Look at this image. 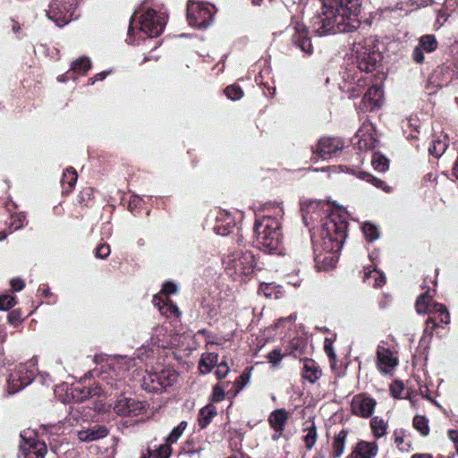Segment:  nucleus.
<instances>
[{"mask_svg": "<svg viewBox=\"0 0 458 458\" xmlns=\"http://www.w3.org/2000/svg\"><path fill=\"white\" fill-rule=\"evenodd\" d=\"M363 281L373 287H381L386 283L385 276L372 267H364Z\"/></svg>", "mask_w": 458, "mask_h": 458, "instance_id": "nucleus-23", "label": "nucleus"}, {"mask_svg": "<svg viewBox=\"0 0 458 458\" xmlns=\"http://www.w3.org/2000/svg\"><path fill=\"white\" fill-rule=\"evenodd\" d=\"M391 394L394 397H398L403 390V386L400 384L392 385L390 387Z\"/></svg>", "mask_w": 458, "mask_h": 458, "instance_id": "nucleus-55", "label": "nucleus"}, {"mask_svg": "<svg viewBox=\"0 0 458 458\" xmlns=\"http://www.w3.org/2000/svg\"><path fill=\"white\" fill-rule=\"evenodd\" d=\"M26 217V214L23 212L13 216L11 227H13L14 231L22 228L25 225Z\"/></svg>", "mask_w": 458, "mask_h": 458, "instance_id": "nucleus-45", "label": "nucleus"}, {"mask_svg": "<svg viewBox=\"0 0 458 458\" xmlns=\"http://www.w3.org/2000/svg\"><path fill=\"white\" fill-rule=\"evenodd\" d=\"M110 254V246L107 243L99 244L95 250V256L98 259H106Z\"/></svg>", "mask_w": 458, "mask_h": 458, "instance_id": "nucleus-46", "label": "nucleus"}, {"mask_svg": "<svg viewBox=\"0 0 458 458\" xmlns=\"http://www.w3.org/2000/svg\"><path fill=\"white\" fill-rule=\"evenodd\" d=\"M187 427L186 421H182L177 427H175L170 435L167 437L166 441L167 443L173 444L175 443L178 438L182 436L183 431L185 430Z\"/></svg>", "mask_w": 458, "mask_h": 458, "instance_id": "nucleus-40", "label": "nucleus"}, {"mask_svg": "<svg viewBox=\"0 0 458 458\" xmlns=\"http://www.w3.org/2000/svg\"><path fill=\"white\" fill-rule=\"evenodd\" d=\"M144 409L141 402L133 398L121 396L115 402L114 411L121 416H136Z\"/></svg>", "mask_w": 458, "mask_h": 458, "instance_id": "nucleus-12", "label": "nucleus"}, {"mask_svg": "<svg viewBox=\"0 0 458 458\" xmlns=\"http://www.w3.org/2000/svg\"><path fill=\"white\" fill-rule=\"evenodd\" d=\"M294 34L293 39L295 45H297L303 52L307 54L312 53V45L310 38L308 37V31L306 26L299 21H296L293 26Z\"/></svg>", "mask_w": 458, "mask_h": 458, "instance_id": "nucleus-15", "label": "nucleus"}, {"mask_svg": "<svg viewBox=\"0 0 458 458\" xmlns=\"http://www.w3.org/2000/svg\"><path fill=\"white\" fill-rule=\"evenodd\" d=\"M383 98V89L380 86H371L362 99L363 108L373 111L379 108Z\"/></svg>", "mask_w": 458, "mask_h": 458, "instance_id": "nucleus-17", "label": "nucleus"}, {"mask_svg": "<svg viewBox=\"0 0 458 458\" xmlns=\"http://www.w3.org/2000/svg\"><path fill=\"white\" fill-rule=\"evenodd\" d=\"M439 324L436 320L435 317L429 316L425 323L424 335H429L430 337L433 335L434 331L437 327H438Z\"/></svg>", "mask_w": 458, "mask_h": 458, "instance_id": "nucleus-44", "label": "nucleus"}, {"mask_svg": "<svg viewBox=\"0 0 458 458\" xmlns=\"http://www.w3.org/2000/svg\"><path fill=\"white\" fill-rule=\"evenodd\" d=\"M437 47V41L434 35H424L420 38L419 45L412 52V59L417 64L424 61V53L433 52Z\"/></svg>", "mask_w": 458, "mask_h": 458, "instance_id": "nucleus-14", "label": "nucleus"}, {"mask_svg": "<svg viewBox=\"0 0 458 458\" xmlns=\"http://www.w3.org/2000/svg\"><path fill=\"white\" fill-rule=\"evenodd\" d=\"M377 367L383 373H389L397 365V360L393 356L392 352L385 347L379 346L377 352Z\"/></svg>", "mask_w": 458, "mask_h": 458, "instance_id": "nucleus-18", "label": "nucleus"}, {"mask_svg": "<svg viewBox=\"0 0 458 458\" xmlns=\"http://www.w3.org/2000/svg\"><path fill=\"white\" fill-rule=\"evenodd\" d=\"M432 297L428 294V292L426 291L424 293L420 294L416 301V310L418 313H426L428 308V304Z\"/></svg>", "mask_w": 458, "mask_h": 458, "instance_id": "nucleus-34", "label": "nucleus"}, {"mask_svg": "<svg viewBox=\"0 0 458 458\" xmlns=\"http://www.w3.org/2000/svg\"><path fill=\"white\" fill-rule=\"evenodd\" d=\"M91 67L90 60L87 57L77 59L72 64V70L76 72L84 74Z\"/></svg>", "mask_w": 458, "mask_h": 458, "instance_id": "nucleus-36", "label": "nucleus"}, {"mask_svg": "<svg viewBox=\"0 0 458 458\" xmlns=\"http://www.w3.org/2000/svg\"><path fill=\"white\" fill-rule=\"evenodd\" d=\"M225 96L231 100H239L243 97V91L240 86L233 84L225 89Z\"/></svg>", "mask_w": 458, "mask_h": 458, "instance_id": "nucleus-38", "label": "nucleus"}, {"mask_svg": "<svg viewBox=\"0 0 458 458\" xmlns=\"http://www.w3.org/2000/svg\"><path fill=\"white\" fill-rule=\"evenodd\" d=\"M370 427L374 436L378 438L386 434L387 423L383 419L376 416L370 420Z\"/></svg>", "mask_w": 458, "mask_h": 458, "instance_id": "nucleus-30", "label": "nucleus"}, {"mask_svg": "<svg viewBox=\"0 0 458 458\" xmlns=\"http://www.w3.org/2000/svg\"><path fill=\"white\" fill-rule=\"evenodd\" d=\"M448 436L450 439L454 442V444H456V441H458V431L457 430H449Z\"/></svg>", "mask_w": 458, "mask_h": 458, "instance_id": "nucleus-57", "label": "nucleus"}, {"mask_svg": "<svg viewBox=\"0 0 458 458\" xmlns=\"http://www.w3.org/2000/svg\"><path fill=\"white\" fill-rule=\"evenodd\" d=\"M218 361V355L216 353H207L203 355L199 361V369L202 373H208L212 367Z\"/></svg>", "mask_w": 458, "mask_h": 458, "instance_id": "nucleus-29", "label": "nucleus"}, {"mask_svg": "<svg viewBox=\"0 0 458 458\" xmlns=\"http://www.w3.org/2000/svg\"><path fill=\"white\" fill-rule=\"evenodd\" d=\"M171 452V447L168 445H162L154 451L148 450L149 457L153 458H169Z\"/></svg>", "mask_w": 458, "mask_h": 458, "instance_id": "nucleus-41", "label": "nucleus"}, {"mask_svg": "<svg viewBox=\"0 0 458 458\" xmlns=\"http://www.w3.org/2000/svg\"><path fill=\"white\" fill-rule=\"evenodd\" d=\"M431 313L433 315H436V314L443 315L440 318V321L439 322L440 323H444V324H449V322H450V314H449L447 309L443 304H440V303L434 304V306L432 308Z\"/></svg>", "mask_w": 458, "mask_h": 458, "instance_id": "nucleus-39", "label": "nucleus"}, {"mask_svg": "<svg viewBox=\"0 0 458 458\" xmlns=\"http://www.w3.org/2000/svg\"><path fill=\"white\" fill-rule=\"evenodd\" d=\"M352 51L361 72H370L376 69L380 60V53L374 49L372 40L365 39L363 42L354 43Z\"/></svg>", "mask_w": 458, "mask_h": 458, "instance_id": "nucleus-5", "label": "nucleus"}, {"mask_svg": "<svg viewBox=\"0 0 458 458\" xmlns=\"http://www.w3.org/2000/svg\"><path fill=\"white\" fill-rule=\"evenodd\" d=\"M178 379V374L172 369L150 372L144 377V384L149 391L157 392L173 386Z\"/></svg>", "mask_w": 458, "mask_h": 458, "instance_id": "nucleus-7", "label": "nucleus"}, {"mask_svg": "<svg viewBox=\"0 0 458 458\" xmlns=\"http://www.w3.org/2000/svg\"><path fill=\"white\" fill-rule=\"evenodd\" d=\"M358 177L361 180L370 182L375 187L382 189L383 191H385L386 192L390 191V187L386 186V184L384 181L371 175L370 174H369L367 172H360L358 174Z\"/></svg>", "mask_w": 458, "mask_h": 458, "instance_id": "nucleus-31", "label": "nucleus"}, {"mask_svg": "<svg viewBox=\"0 0 458 458\" xmlns=\"http://www.w3.org/2000/svg\"><path fill=\"white\" fill-rule=\"evenodd\" d=\"M229 370L230 369L227 363L222 361L217 365L216 375L219 379H221L228 374Z\"/></svg>", "mask_w": 458, "mask_h": 458, "instance_id": "nucleus-49", "label": "nucleus"}, {"mask_svg": "<svg viewBox=\"0 0 458 458\" xmlns=\"http://www.w3.org/2000/svg\"><path fill=\"white\" fill-rule=\"evenodd\" d=\"M89 394L90 392L89 389L81 390L79 387L74 388L72 392V398L76 399L77 402H82Z\"/></svg>", "mask_w": 458, "mask_h": 458, "instance_id": "nucleus-47", "label": "nucleus"}, {"mask_svg": "<svg viewBox=\"0 0 458 458\" xmlns=\"http://www.w3.org/2000/svg\"><path fill=\"white\" fill-rule=\"evenodd\" d=\"M413 427L424 437L429 433L428 420L424 416L417 415L413 419Z\"/></svg>", "mask_w": 458, "mask_h": 458, "instance_id": "nucleus-32", "label": "nucleus"}, {"mask_svg": "<svg viewBox=\"0 0 458 458\" xmlns=\"http://www.w3.org/2000/svg\"><path fill=\"white\" fill-rule=\"evenodd\" d=\"M151 343L162 348H167L176 344V339L170 334L164 326H157L153 328Z\"/></svg>", "mask_w": 458, "mask_h": 458, "instance_id": "nucleus-16", "label": "nucleus"}, {"mask_svg": "<svg viewBox=\"0 0 458 458\" xmlns=\"http://www.w3.org/2000/svg\"><path fill=\"white\" fill-rule=\"evenodd\" d=\"M77 181V173L72 167L67 168L62 178V185H63V192L64 193H70Z\"/></svg>", "mask_w": 458, "mask_h": 458, "instance_id": "nucleus-25", "label": "nucleus"}, {"mask_svg": "<svg viewBox=\"0 0 458 458\" xmlns=\"http://www.w3.org/2000/svg\"><path fill=\"white\" fill-rule=\"evenodd\" d=\"M411 458H433L429 454H416L411 456Z\"/></svg>", "mask_w": 458, "mask_h": 458, "instance_id": "nucleus-62", "label": "nucleus"}, {"mask_svg": "<svg viewBox=\"0 0 458 458\" xmlns=\"http://www.w3.org/2000/svg\"><path fill=\"white\" fill-rule=\"evenodd\" d=\"M153 303L155 306L158 308L161 314L164 316L168 317L174 315L177 318L181 316V312L178 307L175 304H174L172 301H170L168 298L163 300L159 296H155Z\"/></svg>", "mask_w": 458, "mask_h": 458, "instance_id": "nucleus-22", "label": "nucleus"}, {"mask_svg": "<svg viewBox=\"0 0 458 458\" xmlns=\"http://www.w3.org/2000/svg\"><path fill=\"white\" fill-rule=\"evenodd\" d=\"M216 415V409L214 405L208 404L203 407L199 413V424L201 428H205Z\"/></svg>", "mask_w": 458, "mask_h": 458, "instance_id": "nucleus-26", "label": "nucleus"}, {"mask_svg": "<svg viewBox=\"0 0 458 458\" xmlns=\"http://www.w3.org/2000/svg\"><path fill=\"white\" fill-rule=\"evenodd\" d=\"M268 284H261L259 287V291L264 293V295L268 297L271 295L270 293H268Z\"/></svg>", "mask_w": 458, "mask_h": 458, "instance_id": "nucleus-60", "label": "nucleus"}, {"mask_svg": "<svg viewBox=\"0 0 458 458\" xmlns=\"http://www.w3.org/2000/svg\"><path fill=\"white\" fill-rule=\"evenodd\" d=\"M225 392L224 389L218 386H216L213 390V401L220 402L224 399Z\"/></svg>", "mask_w": 458, "mask_h": 458, "instance_id": "nucleus-52", "label": "nucleus"}, {"mask_svg": "<svg viewBox=\"0 0 458 458\" xmlns=\"http://www.w3.org/2000/svg\"><path fill=\"white\" fill-rule=\"evenodd\" d=\"M344 144L341 140L336 138L325 137L318 140L316 148L313 149V159L322 158L330 159L337 152L341 151Z\"/></svg>", "mask_w": 458, "mask_h": 458, "instance_id": "nucleus-10", "label": "nucleus"}, {"mask_svg": "<svg viewBox=\"0 0 458 458\" xmlns=\"http://www.w3.org/2000/svg\"><path fill=\"white\" fill-rule=\"evenodd\" d=\"M24 285V282L21 278H13L11 280V286L14 291L22 290Z\"/></svg>", "mask_w": 458, "mask_h": 458, "instance_id": "nucleus-54", "label": "nucleus"}, {"mask_svg": "<svg viewBox=\"0 0 458 458\" xmlns=\"http://www.w3.org/2000/svg\"><path fill=\"white\" fill-rule=\"evenodd\" d=\"M302 376L310 383H315L320 377L321 370L313 360L305 359L303 360Z\"/></svg>", "mask_w": 458, "mask_h": 458, "instance_id": "nucleus-24", "label": "nucleus"}, {"mask_svg": "<svg viewBox=\"0 0 458 458\" xmlns=\"http://www.w3.org/2000/svg\"><path fill=\"white\" fill-rule=\"evenodd\" d=\"M225 269L234 279L247 280L255 272L256 260L250 251H235L228 255L225 260Z\"/></svg>", "mask_w": 458, "mask_h": 458, "instance_id": "nucleus-4", "label": "nucleus"}, {"mask_svg": "<svg viewBox=\"0 0 458 458\" xmlns=\"http://www.w3.org/2000/svg\"><path fill=\"white\" fill-rule=\"evenodd\" d=\"M362 231L368 241L373 242L379 236L378 229L376 225L371 223H365L362 225Z\"/></svg>", "mask_w": 458, "mask_h": 458, "instance_id": "nucleus-37", "label": "nucleus"}, {"mask_svg": "<svg viewBox=\"0 0 458 458\" xmlns=\"http://www.w3.org/2000/svg\"><path fill=\"white\" fill-rule=\"evenodd\" d=\"M177 292V286L171 282L165 283L163 285L161 293L168 298V296L172 293H175Z\"/></svg>", "mask_w": 458, "mask_h": 458, "instance_id": "nucleus-50", "label": "nucleus"}, {"mask_svg": "<svg viewBox=\"0 0 458 458\" xmlns=\"http://www.w3.org/2000/svg\"><path fill=\"white\" fill-rule=\"evenodd\" d=\"M304 431L307 433L303 437V441L305 443L306 448L310 450L314 446L318 437L315 423L313 421H307Z\"/></svg>", "mask_w": 458, "mask_h": 458, "instance_id": "nucleus-27", "label": "nucleus"}, {"mask_svg": "<svg viewBox=\"0 0 458 458\" xmlns=\"http://www.w3.org/2000/svg\"><path fill=\"white\" fill-rule=\"evenodd\" d=\"M8 319H9V322L12 323V324L16 323L19 320L18 313L16 311H12L8 315Z\"/></svg>", "mask_w": 458, "mask_h": 458, "instance_id": "nucleus-56", "label": "nucleus"}, {"mask_svg": "<svg viewBox=\"0 0 458 458\" xmlns=\"http://www.w3.org/2000/svg\"><path fill=\"white\" fill-rule=\"evenodd\" d=\"M320 236L322 248L329 254L322 261L328 259L332 261L335 259L334 253L338 252L343 247L346 237V224L338 217H327L322 224Z\"/></svg>", "mask_w": 458, "mask_h": 458, "instance_id": "nucleus-2", "label": "nucleus"}, {"mask_svg": "<svg viewBox=\"0 0 458 458\" xmlns=\"http://www.w3.org/2000/svg\"><path fill=\"white\" fill-rule=\"evenodd\" d=\"M324 349L326 353L332 360H335V353L333 349V343L330 339L326 338L324 343Z\"/></svg>", "mask_w": 458, "mask_h": 458, "instance_id": "nucleus-51", "label": "nucleus"}, {"mask_svg": "<svg viewBox=\"0 0 458 458\" xmlns=\"http://www.w3.org/2000/svg\"><path fill=\"white\" fill-rule=\"evenodd\" d=\"M377 403L373 398L366 396L364 394H358L352 398V411L353 414L369 418L372 415Z\"/></svg>", "mask_w": 458, "mask_h": 458, "instance_id": "nucleus-13", "label": "nucleus"}, {"mask_svg": "<svg viewBox=\"0 0 458 458\" xmlns=\"http://www.w3.org/2000/svg\"><path fill=\"white\" fill-rule=\"evenodd\" d=\"M372 165L376 170L385 172L388 169V159L379 153H375L372 158Z\"/></svg>", "mask_w": 458, "mask_h": 458, "instance_id": "nucleus-35", "label": "nucleus"}, {"mask_svg": "<svg viewBox=\"0 0 458 458\" xmlns=\"http://www.w3.org/2000/svg\"><path fill=\"white\" fill-rule=\"evenodd\" d=\"M140 30L149 37L159 36L165 27V21L161 14L153 9H148L140 17Z\"/></svg>", "mask_w": 458, "mask_h": 458, "instance_id": "nucleus-8", "label": "nucleus"}, {"mask_svg": "<svg viewBox=\"0 0 458 458\" xmlns=\"http://www.w3.org/2000/svg\"><path fill=\"white\" fill-rule=\"evenodd\" d=\"M34 377V372L30 369L27 364H21L9 376L7 381V392L9 394L17 393V387L14 388L13 381H20L21 386L30 385Z\"/></svg>", "mask_w": 458, "mask_h": 458, "instance_id": "nucleus-11", "label": "nucleus"}, {"mask_svg": "<svg viewBox=\"0 0 458 458\" xmlns=\"http://www.w3.org/2000/svg\"><path fill=\"white\" fill-rule=\"evenodd\" d=\"M212 18L210 10L198 2H191L187 7L189 23L196 28H205L209 25Z\"/></svg>", "mask_w": 458, "mask_h": 458, "instance_id": "nucleus-9", "label": "nucleus"}, {"mask_svg": "<svg viewBox=\"0 0 458 458\" xmlns=\"http://www.w3.org/2000/svg\"><path fill=\"white\" fill-rule=\"evenodd\" d=\"M15 297L4 294L0 296V310H7L15 305Z\"/></svg>", "mask_w": 458, "mask_h": 458, "instance_id": "nucleus-43", "label": "nucleus"}, {"mask_svg": "<svg viewBox=\"0 0 458 458\" xmlns=\"http://www.w3.org/2000/svg\"><path fill=\"white\" fill-rule=\"evenodd\" d=\"M108 434V429L105 426L95 425L85 430L78 432V437L81 441H95L105 437Z\"/></svg>", "mask_w": 458, "mask_h": 458, "instance_id": "nucleus-21", "label": "nucleus"}, {"mask_svg": "<svg viewBox=\"0 0 458 458\" xmlns=\"http://www.w3.org/2000/svg\"><path fill=\"white\" fill-rule=\"evenodd\" d=\"M46 453V447L44 445H41L39 449L36 452L38 457L43 458Z\"/></svg>", "mask_w": 458, "mask_h": 458, "instance_id": "nucleus-61", "label": "nucleus"}, {"mask_svg": "<svg viewBox=\"0 0 458 458\" xmlns=\"http://www.w3.org/2000/svg\"><path fill=\"white\" fill-rule=\"evenodd\" d=\"M346 437H347V432L344 430H341L335 437L333 444H332L334 457L338 458L344 454Z\"/></svg>", "mask_w": 458, "mask_h": 458, "instance_id": "nucleus-28", "label": "nucleus"}, {"mask_svg": "<svg viewBox=\"0 0 458 458\" xmlns=\"http://www.w3.org/2000/svg\"><path fill=\"white\" fill-rule=\"evenodd\" d=\"M267 359L270 363L276 365L283 358L280 349H275L267 354Z\"/></svg>", "mask_w": 458, "mask_h": 458, "instance_id": "nucleus-48", "label": "nucleus"}, {"mask_svg": "<svg viewBox=\"0 0 458 458\" xmlns=\"http://www.w3.org/2000/svg\"><path fill=\"white\" fill-rule=\"evenodd\" d=\"M13 385L14 388L17 387V392L24 387V386H21L20 381H13Z\"/></svg>", "mask_w": 458, "mask_h": 458, "instance_id": "nucleus-64", "label": "nucleus"}, {"mask_svg": "<svg viewBox=\"0 0 458 458\" xmlns=\"http://www.w3.org/2000/svg\"><path fill=\"white\" fill-rule=\"evenodd\" d=\"M394 442L398 446H400L403 443V437L399 436L397 431L394 432Z\"/></svg>", "mask_w": 458, "mask_h": 458, "instance_id": "nucleus-59", "label": "nucleus"}, {"mask_svg": "<svg viewBox=\"0 0 458 458\" xmlns=\"http://www.w3.org/2000/svg\"><path fill=\"white\" fill-rule=\"evenodd\" d=\"M369 141L367 139H361L359 140L358 145L360 149H367L374 147V142L371 137L369 138Z\"/></svg>", "mask_w": 458, "mask_h": 458, "instance_id": "nucleus-53", "label": "nucleus"}, {"mask_svg": "<svg viewBox=\"0 0 458 458\" xmlns=\"http://www.w3.org/2000/svg\"><path fill=\"white\" fill-rule=\"evenodd\" d=\"M453 174L458 179V157L453 167Z\"/></svg>", "mask_w": 458, "mask_h": 458, "instance_id": "nucleus-63", "label": "nucleus"}, {"mask_svg": "<svg viewBox=\"0 0 458 458\" xmlns=\"http://www.w3.org/2000/svg\"><path fill=\"white\" fill-rule=\"evenodd\" d=\"M447 146L448 144L445 138L444 140H437L433 141L428 151L435 157H439L445 152Z\"/></svg>", "mask_w": 458, "mask_h": 458, "instance_id": "nucleus-33", "label": "nucleus"}, {"mask_svg": "<svg viewBox=\"0 0 458 458\" xmlns=\"http://www.w3.org/2000/svg\"><path fill=\"white\" fill-rule=\"evenodd\" d=\"M256 243L266 251L277 250L282 240L280 223L271 216H264L255 224Z\"/></svg>", "mask_w": 458, "mask_h": 458, "instance_id": "nucleus-3", "label": "nucleus"}, {"mask_svg": "<svg viewBox=\"0 0 458 458\" xmlns=\"http://www.w3.org/2000/svg\"><path fill=\"white\" fill-rule=\"evenodd\" d=\"M321 13L312 19V29L318 36L356 30L360 21V0H320Z\"/></svg>", "mask_w": 458, "mask_h": 458, "instance_id": "nucleus-1", "label": "nucleus"}, {"mask_svg": "<svg viewBox=\"0 0 458 458\" xmlns=\"http://www.w3.org/2000/svg\"><path fill=\"white\" fill-rule=\"evenodd\" d=\"M456 5V0H445L443 8L439 10L438 19L441 17L444 18V21H446L450 15L449 12L454 10Z\"/></svg>", "mask_w": 458, "mask_h": 458, "instance_id": "nucleus-42", "label": "nucleus"}, {"mask_svg": "<svg viewBox=\"0 0 458 458\" xmlns=\"http://www.w3.org/2000/svg\"><path fill=\"white\" fill-rule=\"evenodd\" d=\"M111 70L107 72H101L95 76L96 81H103L106 77L111 73Z\"/></svg>", "mask_w": 458, "mask_h": 458, "instance_id": "nucleus-58", "label": "nucleus"}, {"mask_svg": "<svg viewBox=\"0 0 458 458\" xmlns=\"http://www.w3.org/2000/svg\"><path fill=\"white\" fill-rule=\"evenodd\" d=\"M287 420L288 412L284 409L276 410L270 414L269 424L278 433L273 436L274 440L278 439L282 435Z\"/></svg>", "mask_w": 458, "mask_h": 458, "instance_id": "nucleus-19", "label": "nucleus"}, {"mask_svg": "<svg viewBox=\"0 0 458 458\" xmlns=\"http://www.w3.org/2000/svg\"><path fill=\"white\" fill-rule=\"evenodd\" d=\"M76 7L77 0H51L47 15L58 27H63L73 19Z\"/></svg>", "mask_w": 458, "mask_h": 458, "instance_id": "nucleus-6", "label": "nucleus"}, {"mask_svg": "<svg viewBox=\"0 0 458 458\" xmlns=\"http://www.w3.org/2000/svg\"><path fill=\"white\" fill-rule=\"evenodd\" d=\"M377 453V445L374 442L360 441L348 458H373Z\"/></svg>", "mask_w": 458, "mask_h": 458, "instance_id": "nucleus-20", "label": "nucleus"}]
</instances>
